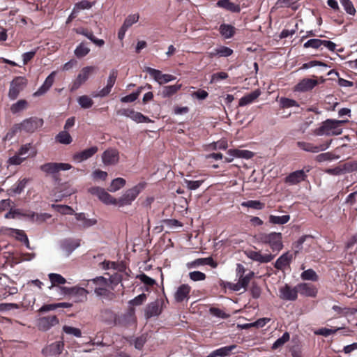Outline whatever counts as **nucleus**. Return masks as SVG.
Wrapping results in <instances>:
<instances>
[{
  "instance_id": "obj_53",
  "label": "nucleus",
  "mask_w": 357,
  "mask_h": 357,
  "mask_svg": "<svg viewBox=\"0 0 357 357\" xmlns=\"http://www.w3.org/2000/svg\"><path fill=\"white\" fill-rule=\"evenodd\" d=\"M139 19V15L137 13L129 15L124 20L123 25L125 26V27H127L128 29L133 24L137 22Z\"/></svg>"
},
{
  "instance_id": "obj_6",
  "label": "nucleus",
  "mask_w": 357,
  "mask_h": 357,
  "mask_svg": "<svg viewBox=\"0 0 357 357\" xmlns=\"http://www.w3.org/2000/svg\"><path fill=\"white\" fill-rule=\"evenodd\" d=\"M27 84V80L24 77H15L10 84L8 97L10 100H15L17 98L20 93L25 88Z\"/></svg>"
},
{
  "instance_id": "obj_14",
  "label": "nucleus",
  "mask_w": 357,
  "mask_h": 357,
  "mask_svg": "<svg viewBox=\"0 0 357 357\" xmlns=\"http://www.w3.org/2000/svg\"><path fill=\"white\" fill-rule=\"evenodd\" d=\"M190 291L191 287L189 284H182L179 285L174 294V298L175 301L177 303L188 301L190 298Z\"/></svg>"
},
{
  "instance_id": "obj_56",
  "label": "nucleus",
  "mask_w": 357,
  "mask_h": 357,
  "mask_svg": "<svg viewBox=\"0 0 357 357\" xmlns=\"http://www.w3.org/2000/svg\"><path fill=\"white\" fill-rule=\"evenodd\" d=\"M63 331L66 334L72 335L77 337H79L82 335L81 331L79 328L73 326H64L63 327Z\"/></svg>"
},
{
  "instance_id": "obj_19",
  "label": "nucleus",
  "mask_w": 357,
  "mask_h": 357,
  "mask_svg": "<svg viewBox=\"0 0 357 357\" xmlns=\"http://www.w3.org/2000/svg\"><path fill=\"white\" fill-rule=\"evenodd\" d=\"M246 255L253 261L264 264L272 261L276 255L270 253L262 255L260 252L250 250L246 252Z\"/></svg>"
},
{
  "instance_id": "obj_59",
  "label": "nucleus",
  "mask_w": 357,
  "mask_h": 357,
  "mask_svg": "<svg viewBox=\"0 0 357 357\" xmlns=\"http://www.w3.org/2000/svg\"><path fill=\"white\" fill-rule=\"evenodd\" d=\"M52 208H54L61 214H73L74 211L73 208L66 205H52Z\"/></svg>"
},
{
  "instance_id": "obj_45",
  "label": "nucleus",
  "mask_w": 357,
  "mask_h": 357,
  "mask_svg": "<svg viewBox=\"0 0 357 357\" xmlns=\"http://www.w3.org/2000/svg\"><path fill=\"white\" fill-rule=\"evenodd\" d=\"M40 169L47 174L58 172L57 162H48L40 166Z\"/></svg>"
},
{
  "instance_id": "obj_27",
  "label": "nucleus",
  "mask_w": 357,
  "mask_h": 357,
  "mask_svg": "<svg viewBox=\"0 0 357 357\" xmlns=\"http://www.w3.org/2000/svg\"><path fill=\"white\" fill-rule=\"evenodd\" d=\"M298 294L305 296L314 297L317 294L316 289L311 284L301 283L297 285Z\"/></svg>"
},
{
  "instance_id": "obj_61",
  "label": "nucleus",
  "mask_w": 357,
  "mask_h": 357,
  "mask_svg": "<svg viewBox=\"0 0 357 357\" xmlns=\"http://www.w3.org/2000/svg\"><path fill=\"white\" fill-rule=\"evenodd\" d=\"M183 182L186 184L187 188L190 190H197L200 187L202 183V181H190L187 179H184Z\"/></svg>"
},
{
  "instance_id": "obj_37",
  "label": "nucleus",
  "mask_w": 357,
  "mask_h": 357,
  "mask_svg": "<svg viewBox=\"0 0 357 357\" xmlns=\"http://www.w3.org/2000/svg\"><path fill=\"white\" fill-rule=\"evenodd\" d=\"M126 184V180L123 178H116L112 180L108 190L114 192L122 188Z\"/></svg>"
},
{
  "instance_id": "obj_21",
  "label": "nucleus",
  "mask_w": 357,
  "mask_h": 357,
  "mask_svg": "<svg viewBox=\"0 0 357 357\" xmlns=\"http://www.w3.org/2000/svg\"><path fill=\"white\" fill-rule=\"evenodd\" d=\"M89 291L83 287H72L69 297L73 298L76 303L86 301Z\"/></svg>"
},
{
  "instance_id": "obj_11",
  "label": "nucleus",
  "mask_w": 357,
  "mask_h": 357,
  "mask_svg": "<svg viewBox=\"0 0 357 357\" xmlns=\"http://www.w3.org/2000/svg\"><path fill=\"white\" fill-rule=\"evenodd\" d=\"M91 194L96 195L99 199L105 204L116 205L117 199L112 197L105 189L99 187H94L89 189Z\"/></svg>"
},
{
  "instance_id": "obj_41",
  "label": "nucleus",
  "mask_w": 357,
  "mask_h": 357,
  "mask_svg": "<svg viewBox=\"0 0 357 357\" xmlns=\"http://www.w3.org/2000/svg\"><path fill=\"white\" fill-rule=\"evenodd\" d=\"M48 277L52 283V286L63 284L66 282V280L60 274L50 273Z\"/></svg>"
},
{
  "instance_id": "obj_31",
  "label": "nucleus",
  "mask_w": 357,
  "mask_h": 357,
  "mask_svg": "<svg viewBox=\"0 0 357 357\" xmlns=\"http://www.w3.org/2000/svg\"><path fill=\"white\" fill-rule=\"evenodd\" d=\"M261 94V91L258 89L243 96L239 100V106L243 107L248 104L252 103L255 100H256Z\"/></svg>"
},
{
  "instance_id": "obj_48",
  "label": "nucleus",
  "mask_w": 357,
  "mask_h": 357,
  "mask_svg": "<svg viewBox=\"0 0 357 357\" xmlns=\"http://www.w3.org/2000/svg\"><path fill=\"white\" fill-rule=\"evenodd\" d=\"M290 335L288 332H285L282 336L280 338H278L272 346L273 349H276L278 348H280L282 347L289 340Z\"/></svg>"
},
{
  "instance_id": "obj_51",
  "label": "nucleus",
  "mask_w": 357,
  "mask_h": 357,
  "mask_svg": "<svg viewBox=\"0 0 357 357\" xmlns=\"http://www.w3.org/2000/svg\"><path fill=\"white\" fill-rule=\"evenodd\" d=\"M92 6L93 3L86 0L81 1L75 5L73 8L74 13H78L82 10L89 9Z\"/></svg>"
},
{
  "instance_id": "obj_25",
  "label": "nucleus",
  "mask_w": 357,
  "mask_h": 357,
  "mask_svg": "<svg viewBox=\"0 0 357 357\" xmlns=\"http://www.w3.org/2000/svg\"><path fill=\"white\" fill-rule=\"evenodd\" d=\"M23 215L29 218L31 222L37 224H42L52 217V215L47 213H36L34 212H29Z\"/></svg>"
},
{
  "instance_id": "obj_4",
  "label": "nucleus",
  "mask_w": 357,
  "mask_h": 357,
  "mask_svg": "<svg viewBox=\"0 0 357 357\" xmlns=\"http://www.w3.org/2000/svg\"><path fill=\"white\" fill-rule=\"evenodd\" d=\"M348 122V120H332L328 119L324 122L323 125L319 128L318 135H339L342 134V129L341 126Z\"/></svg>"
},
{
  "instance_id": "obj_29",
  "label": "nucleus",
  "mask_w": 357,
  "mask_h": 357,
  "mask_svg": "<svg viewBox=\"0 0 357 357\" xmlns=\"http://www.w3.org/2000/svg\"><path fill=\"white\" fill-rule=\"evenodd\" d=\"M29 181V179L26 178L18 181L10 188L8 190V194L9 195L20 194L23 191Z\"/></svg>"
},
{
  "instance_id": "obj_42",
  "label": "nucleus",
  "mask_w": 357,
  "mask_h": 357,
  "mask_svg": "<svg viewBox=\"0 0 357 357\" xmlns=\"http://www.w3.org/2000/svg\"><path fill=\"white\" fill-rule=\"evenodd\" d=\"M243 207L252 208L257 210H261L264 208V204L258 200H249L241 203Z\"/></svg>"
},
{
  "instance_id": "obj_34",
  "label": "nucleus",
  "mask_w": 357,
  "mask_h": 357,
  "mask_svg": "<svg viewBox=\"0 0 357 357\" xmlns=\"http://www.w3.org/2000/svg\"><path fill=\"white\" fill-rule=\"evenodd\" d=\"M219 30L222 36L225 39L231 38L235 32V28L233 26L226 24L220 25Z\"/></svg>"
},
{
  "instance_id": "obj_46",
  "label": "nucleus",
  "mask_w": 357,
  "mask_h": 357,
  "mask_svg": "<svg viewBox=\"0 0 357 357\" xmlns=\"http://www.w3.org/2000/svg\"><path fill=\"white\" fill-rule=\"evenodd\" d=\"M130 119L137 123H148L151 121L149 117L143 115L142 113L136 112L133 109Z\"/></svg>"
},
{
  "instance_id": "obj_35",
  "label": "nucleus",
  "mask_w": 357,
  "mask_h": 357,
  "mask_svg": "<svg viewBox=\"0 0 357 357\" xmlns=\"http://www.w3.org/2000/svg\"><path fill=\"white\" fill-rule=\"evenodd\" d=\"M75 218L77 220L80 222V226L83 227H89L96 223V220L95 219L86 218L85 215L82 213H76Z\"/></svg>"
},
{
  "instance_id": "obj_13",
  "label": "nucleus",
  "mask_w": 357,
  "mask_h": 357,
  "mask_svg": "<svg viewBox=\"0 0 357 357\" xmlns=\"http://www.w3.org/2000/svg\"><path fill=\"white\" fill-rule=\"evenodd\" d=\"M102 161L106 166L116 165L119 161V152L115 149H109L102 155Z\"/></svg>"
},
{
  "instance_id": "obj_49",
  "label": "nucleus",
  "mask_w": 357,
  "mask_h": 357,
  "mask_svg": "<svg viewBox=\"0 0 357 357\" xmlns=\"http://www.w3.org/2000/svg\"><path fill=\"white\" fill-rule=\"evenodd\" d=\"M10 234L15 236L17 240L23 242L27 241V236L23 230L17 229H9Z\"/></svg>"
},
{
  "instance_id": "obj_2",
  "label": "nucleus",
  "mask_w": 357,
  "mask_h": 357,
  "mask_svg": "<svg viewBox=\"0 0 357 357\" xmlns=\"http://www.w3.org/2000/svg\"><path fill=\"white\" fill-rule=\"evenodd\" d=\"M43 125V120L38 117H31L15 124L11 129V136L21 131L33 132Z\"/></svg>"
},
{
  "instance_id": "obj_12",
  "label": "nucleus",
  "mask_w": 357,
  "mask_h": 357,
  "mask_svg": "<svg viewBox=\"0 0 357 357\" xmlns=\"http://www.w3.org/2000/svg\"><path fill=\"white\" fill-rule=\"evenodd\" d=\"M254 277V272L250 271L245 275H243L238 277V281L236 283L227 282V287L230 289L238 291L241 289H244L245 290L248 284L250 283L252 278Z\"/></svg>"
},
{
  "instance_id": "obj_3",
  "label": "nucleus",
  "mask_w": 357,
  "mask_h": 357,
  "mask_svg": "<svg viewBox=\"0 0 357 357\" xmlns=\"http://www.w3.org/2000/svg\"><path fill=\"white\" fill-rule=\"evenodd\" d=\"M258 240L262 243L268 244L273 252L278 253L283 248L282 234L271 232L269 234H260Z\"/></svg>"
},
{
  "instance_id": "obj_50",
  "label": "nucleus",
  "mask_w": 357,
  "mask_h": 357,
  "mask_svg": "<svg viewBox=\"0 0 357 357\" xmlns=\"http://www.w3.org/2000/svg\"><path fill=\"white\" fill-rule=\"evenodd\" d=\"M342 6L344 7L345 11L351 15H354L356 13V9L353 5V3L350 0H339Z\"/></svg>"
},
{
  "instance_id": "obj_18",
  "label": "nucleus",
  "mask_w": 357,
  "mask_h": 357,
  "mask_svg": "<svg viewBox=\"0 0 357 357\" xmlns=\"http://www.w3.org/2000/svg\"><path fill=\"white\" fill-rule=\"evenodd\" d=\"M310 171V168L305 167L301 170H297L291 173L287 176L285 181L291 185L297 184L305 179L307 177L306 172Z\"/></svg>"
},
{
  "instance_id": "obj_15",
  "label": "nucleus",
  "mask_w": 357,
  "mask_h": 357,
  "mask_svg": "<svg viewBox=\"0 0 357 357\" xmlns=\"http://www.w3.org/2000/svg\"><path fill=\"white\" fill-rule=\"evenodd\" d=\"M280 298L285 301H295L298 296L297 285L291 287L288 284L281 287L279 289Z\"/></svg>"
},
{
  "instance_id": "obj_55",
  "label": "nucleus",
  "mask_w": 357,
  "mask_h": 357,
  "mask_svg": "<svg viewBox=\"0 0 357 357\" xmlns=\"http://www.w3.org/2000/svg\"><path fill=\"white\" fill-rule=\"evenodd\" d=\"M280 105L282 108H289L292 107H298L296 101L292 99L281 98L280 100Z\"/></svg>"
},
{
  "instance_id": "obj_17",
  "label": "nucleus",
  "mask_w": 357,
  "mask_h": 357,
  "mask_svg": "<svg viewBox=\"0 0 357 357\" xmlns=\"http://www.w3.org/2000/svg\"><path fill=\"white\" fill-rule=\"evenodd\" d=\"M116 324L122 326H130L136 323V317L134 309L129 310L127 312L116 319Z\"/></svg>"
},
{
  "instance_id": "obj_36",
  "label": "nucleus",
  "mask_w": 357,
  "mask_h": 357,
  "mask_svg": "<svg viewBox=\"0 0 357 357\" xmlns=\"http://www.w3.org/2000/svg\"><path fill=\"white\" fill-rule=\"evenodd\" d=\"M28 102L25 100H20L10 106V111L13 114H17L26 109Z\"/></svg>"
},
{
  "instance_id": "obj_62",
  "label": "nucleus",
  "mask_w": 357,
  "mask_h": 357,
  "mask_svg": "<svg viewBox=\"0 0 357 357\" xmlns=\"http://www.w3.org/2000/svg\"><path fill=\"white\" fill-rule=\"evenodd\" d=\"M94 180H106L107 177V173L100 169H96L92 172L91 174Z\"/></svg>"
},
{
  "instance_id": "obj_10",
  "label": "nucleus",
  "mask_w": 357,
  "mask_h": 357,
  "mask_svg": "<svg viewBox=\"0 0 357 357\" xmlns=\"http://www.w3.org/2000/svg\"><path fill=\"white\" fill-rule=\"evenodd\" d=\"M145 70L160 85L176 79V77L174 75L162 74L160 70L150 67L146 68Z\"/></svg>"
},
{
  "instance_id": "obj_64",
  "label": "nucleus",
  "mask_w": 357,
  "mask_h": 357,
  "mask_svg": "<svg viewBox=\"0 0 357 357\" xmlns=\"http://www.w3.org/2000/svg\"><path fill=\"white\" fill-rule=\"evenodd\" d=\"M343 165V169L344 173L351 172L357 171V161L344 163Z\"/></svg>"
},
{
  "instance_id": "obj_33",
  "label": "nucleus",
  "mask_w": 357,
  "mask_h": 357,
  "mask_svg": "<svg viewBox=\"0 0 357 357\" xmlns=\"http://www.w3.org/2000/svg\"><path fill=\"white\" fill-rule=\"evenodd\" d=\"M236 348L235 345L227 346L221 347L211 352L207 357L227 356L229 355L231 351Z\"/></svg>"
},
{
  "instance_id": "obj_32",
  "label": "nucleus",
  "mask_w": 357,
  "mask_h": 357,
  "mask_svg": "<svg viewBox=\"0 0 357 357\" xmlns=\"http://www.w3.org/2000/svg\"><path fill=\"white\" fill-rule=\"evenodd\" d=\"M181 84H176L174 85L165 86L162 88L161 95L163 98H167L176 93L181 89Z\"/></svg>"
},
{
  "instance_id": "obj_44",
  "label": "nucleus",
  "mask_w": 357,
  "mask_h": 357,
  "mask_svg": "<svg viewBox=\"0 0 357 357\" xmlns=\"http://www.w3.org/2000/svg\"><path fill=\"white\" fill-rule=\"evenodd\" d=\"M217 4L220 7L225 8L234 12H238L240 10L238 6L230 2L229 0H220L217 3Z\"/></svg>"
},
{
  "instance_id": "obj_22",
  "label": "nucleus",
  "mask_w": 357,
  "mask_h": 357,
  "mask_svg": "<svg viewBox=\"0 0 357 357\" xmlns=\"http://www.w3.org/2000/svg\"><path fill=\"white\" fill-rule=\"evenodd\" d=\"M228 154L230 155V158H225V160L228 162H231L234 158L250 159L254 155L252 151L239 149H230L228 151Z\"/></svg>"
},
{
  "instance_id": "obj_24",
  "label": "nucleus",
  "mask_w": 357,
  "mask_h": 357,
  "mask_svg": "<svg viewBox=\"0 0 357 357\" xmlns=\"http://www.w3.org/2000/svg\"><path fill=\"white\" fill-rule=\"evenodd\" d=\"M204 265H210L212 267H216L217 264L215 263L211 257L207 258H199L197 259L192 261L188 262L186 264V267L188 269L195 268Z\"/></svg>"
},
{
  "instance_id": "obj_52",
  "label": "nucleus",
  "mask_w": 357,
  "mask_h": 357,
  "mask_svg": "<svg viewBox=\"0 0 357 357\" xmlns=\"http://www.w3.org/2000/svg\"><path fill=\"white\" fill-rule=\"evenodd\" d=\"M301 277L303 280H317V275L312 269H307L303 271Z\"/></svg>"
},
{
  "instance_id": "obj_23",
  "label": "nucleus",
  "mask_w": 357,
  "mask_h": 357,
  "mask_svg": "<svg viewBox=\"0 0 357 357\" xmlns=\"http://www.w3.org/2000/svg\"><path fill=\"white\" fill-rule=\"evenodd\" d=\"M97 151V146H92L75 153L73 158L77 162H81L92 157Z\"/></svg>"
},
{
  "instance_id": "obj_16",
  "label": "nucleus",
  "mask_w": 357,
  "mask_h": 357,
  "mask_svg": "<svg viewBox=\"0 0 357 357\" xmlns=\"http://www.w3.org/2000/svg\"><path fill=\"white\" fill-rule=\"evenodd\" d=\"M59 324V319L56 316L44 317L38 320L37 326L39 330L47 331L52 326Z\"/></svg>"
},
{
  "instance_id": "obj_38",
  "label": "nucleus",
  "mask_w": 357,
  "mask_h": 357,
  "mask_svg": "<svg viewBox=\"0 0 357 357\" xmlns=\"http://www.w3.org/2000/svg\"><path fill=\"white\" fill-rule=\"evenodd\" d=\"M77 102L83 109L91 108L93 105L92 98L86 95L79 96L77 99Z\"/></svg>"
},
{
  "instance_id": "obj_30",
  "label": "nucleus",
  "mask_w": 357,
  "mask_h": 357,
  "mask_svg": "<svg viewBox=\"0 0 357 357\" xmlns=\"http://www.w3.org/2000/svg\"><path fill=\"white\" fill-rule=\"evenodd\" d=\"M293 259L292 254L287 252L282 254L275 261V267L277 269L281 270L286 266H288Z\"/></svg>"
},
{
  "instance_id": "obj_63",
  "label": "nucleus",
  "mask_w": 357,
  "mask_h": 357,
  "mask_svg": "<svg viewBox=\"0 0 357 357\" xmlns=\"http://www.w3.org/2000/svg\"><path fill=\"white\" fill-rule=\"evenodd\" d=\"M218 53H219V56L220 57H227L233 54V50L225 46L218 47Z\"/></svg>"
},
{
  "instance_id": "obj_58",
  "label": "nucleus",
  "mask_w": 357,
  "mask_h": 357,
  "mask_svg": "<svg viewBox=\"0 0 357 357\" xmlns=\"http://www.w3.org/2000/svg\"><path fill=\"white\" fill-rule=\"evenodd\" d=\"M209 312L211 314L218 318L227 319L229 317V314L216 307H211Z\"/></svg>"
},
{
  "instance_id": "obj_7",
  "label": "nucleus",
  "mask_w": 357,
  "mask_h": 357,
  "mask_svg": "<svg viewBox=\"0 0 357 357\" xmlns=\"http://www.w3.org/2000/svg\"><path fill=\"white\" fill-rule=\"evenodd\" d=\"M332 142V140L326 142L325 143L320 144H314L313 143L305 142H298L297 146L302 150L317 153L320 151H324L328 149Z\"/></svg>"
},
{
  "instance_id": "obj_60",
  "label": "nucleus",
  "mask_w": 357,
  "mask_h": 357,
  "mask_svg": "<svg viewBox=\"0 0 357 357\" xmlns=\"http://www.w3.org/2000/svg\"><path fill=\"white\" fill-rule=\"evenodd\" d=\"M189 278L195 282L202 281L206 279V275L200 271H192L189 273Z\"/></svg>"
},
{
  "instance_id": "obj_40",
  "label": "nucleus",
  "mask_w": 357,
  "mask_h": 357,
  "mask_svg": "<svg viewBox=\"0 0 357 357\" xmlns=\"http://www.w3.org/2000/svg\"><path fill=\"white\" fill-rule=\"evenodd\" d=\"M56 139L63 144H69L72 142L70 135L66 130L60 132L56 136Z\"/></svg>"
},
{
  "instance_id": "obj_47",
  "label": "nucleus",
  "mask_w": 357,
  "mask_h": 357,
  "mask_svg": "<svg viewBox=\"0 0 357 357\" xmlns=\"http://www.w3.org/2000/svg\"><path fill=\"white\" fill-rule=\"evenodd\" d=\"M89 51V48L86 47L85 44L82 43L75 50V54L77 57L82 58L88 54Z\"/></svg>"
},
{
  "instance_id": "obj_54",
  "label": "nucleus",
  "mask_w": 357,
  "mask_h": 357,
  "mask_svg": "<svg viewBox=\"0 0 357 357\" xmlns=\"http://www.w3.org/2000/svg\"><path fill=\"white\" fill-rule=\"evenodd\" d=\"M340 328H321L314 331V334L328 337L331 335L335 334Z\"/></svg>"
},
{
  "instance_id": "obj_20",
  "label": "nucleus",
  "mask_w": 357,
  "mask_h": 357,
  "mask_svg": "<svg viewBox=\"0 0 357 357\" xmlns=\"http://www.w3.org/2000/svg\"><path fill=\"white\" fill-rule=\"evenodd\" d=\"M64 344L61 341L55 342L45 347L42 352L46 356H58L61 354Z\"/></svg>"
},
{
  "instance_id": "obj_5",
  "label": "nucleus",
  "mask_w": 357,
  "mask_h": 357,
  "mask_svg": "<svg viewBox=\"0 0 357 357\" xmlns=\"http://www.w3.org/2000/svg\"><path fill=\"white\" fill-rule=\"evenodd\" d=\"M96 68L93 66H86L83 68L77 77L73 80L72 84L70 86V91H75L77 90L83 84H84L90 75L93 74L95 71Z\"/></svg>"
},
{
  "instance_id": "obj_1",
  "label": "nucleus",
  "mask_w": 357,
  "mask_h": 357,
  "mask_svg": "<svg viewBox=\"0 0 357 357\" xmlns=\"http://www.w3.org/2000/svg\"><path fill=\"white\" fill-rule=\"evenodd\" d=\"M92 283L97 296L103 299H112L114 294L110 291L111 281L102 276L88 280V284Z\"/></svg>"
},
{
  "instance_id": "obj_43",
  "label": "nucleus",
  "mask_w": 357,
  "mask_h": 357,
  "mask_svg": "<svg viewBox=\"0 0 357 357\" xmlns=\"http://www.w3.org/2000/svg\"><path fill=\"white\" fill-rule=\"evenodd\" d=\"M339 155H334L330 152L323 153L317 155L315 157V160L318 162H322L328 160H333L335 159H338Z\"/></svg>"
},
{
  "instance_id": "obj_28",
  "label": "nucleus",
  "mask_w": 357,
  "mask_h": 357,
  "mask_svg": "<svg viewBox=\"0 0 357 357\" xmlns=\"http://www.w3.org/2000/svg\"><path fill=\"white\" fill-rule=\"evenodd\" d=\"M317 84L318 82L316 79H303L296 86V91L301 92L307 91L312 89Z\"/></svg>"
},
{
  "instance_id": "obj_8",
  "label": "nucleus",
  "mask_w": 357,
  "mask_h": 357,
  "mask_svg": "<svg viewBox=\"0 0 357 357\" xmlns=\"http://www.w3.org/2000/svg\"><path fill=\"white\" fill-rule=\"evenodd\" d=\"M163 308V301L156 299L153 302L149 303L144 310V316L146 319H150L153 317L160 315Z\"/></svg>"
},
{
  "instance_id": "obj_9",
  "label": "nucleus",
  "mask_w": 357,
  "mask_h": 357,
  "mask_svg": "<svg viewBox=\"0 0 357 357\" xmlns=\"http://www.w3.org/2000/svg\"><path fill=\"white\" fill-rule=\"evenodd\" d=\"M140 192L138 186L128 190L119 199H117L116 205L122 207L124 206L130 205L135 199Z\"/></svg>"
},
{
  "instance_id": "obj_57",
  "label": "nucleus",
  "mask_w": 357,
  "mask_h": 357,
  "mask_svg": "<svg viewBox=\"0 0 357 357\" xmlns=\"http://www.w3.org/2000/svg\"><path fill=\"white\" fill-rule=\"evenodd\" d=\"M322 40L320 39H310L304 43L303 46L305 48L312 47L318 49L322 45Z\"/></svg>"
},
{
  "instance_id": "obj_39",
  "label": "nucleus",
  "mask_w": 357,
  "mask_h": 357,
  "mask_svg": "<svg viewBox=\"0 0 357 357\" xmlns=\"http://www.w3.org/2000/svg\"><path fill=\"white\" fill-rule=\"evenodd\" d=\"M290 216L289 215H284L282 216H276L271 215L269 216V222L275 225H284L289 222Z\"/></svg>"
},
{
  "instance_id": "obj_26",
  "label": "nucleus",
  "mask_w": 357,
  "mask_h": 357,
  "mask_svg": "<svg viewBox=\"0 0 357 357\" xmlns=\"http://www.w3.org/2000/svg\"><path fill=\"white\" fill-rule=\"evenodd\" d=\"M79 240H66L61 245L63 255L66 257L69 256L79 246Z\"/></svg>"
}]
</instances>
